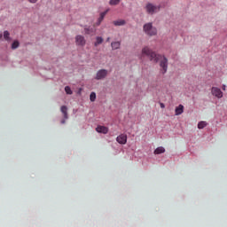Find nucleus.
I'll list each match as a JSON object with an SVG mask.
<instances>
[{"label":"nucleus","instance_id":"obj_17","mask_svg":"<svg viewBox=\"0 0 227 227\" xmlns=\"http://www.w3.org/2000/svg\"><path fill=\"white\" fill-rule=\"evenodd\" d=\"M120 3H121V0H110L109 5L115 6V5L120 4Z\"/></svg>","mask_w":227,"mask_h":227},{"label":"nucleus","instance_id":"obj_22","mask_svg":"<svg viewBox=\"0 0 227 227\" xmlns=\"http://www.w3.org/2000/svg\"><path fill=\"white\" fill-rule=\"evenodd\" d=\"M18 47H19V42L18 41L13 42L12 44V49L15 50Z\"/></svg>","mask_w":227,"mask_h":227},{"label":"nucleus","instance_id":"obj_26","mask_svg":"<svg viewBox=\"0 0 227 227\" xmlns=\"http://www.w3.org/2000/svg\"><path fill=\"white\" fill-rule=\"evenodd\" d=\"M65 123H66L65 120L61 121V124H65Z\"/></svg>","mask_w":227,"mask_h":227},{"label":"nucleus","instance_id":"obj_25","mask_svg":"<svg viewBox=\"0 0 227 227\" xmlns=\"http://www.w3.org/2000/svg\"><path fill=\"white\" fill-rule=\"evenodd\" d=\"M222 90H226V86L225 85L222 86Z\"/></svg>","mask_w":227,"mask_h":227},{"label":"nucleus","instance_id":"obj_9","mask_svg":"<svg viewBox=\"0 0 227 227\" xmlns=\"http://www.w3.org/2000/svg\"><path fill=\"white\" fill-rule=\"evenodd\" d=\"M96 131L98 133H102L104 135H106L108 133V128L107 127H105V126H98L96 128Z\"/></svg>","mask_w":227,"mask_h":227},{"label":"nucleus","instance_id":"obj_2","mask_svg":"<svg viewBox=\"0 0 227 227\" xmlns=\"http://www.w3.org/2000/svg\"><path fill=\"white\" fill-rule=\"evenodd\" d=\"M143 31L149 36H155L157 35V28L153 27L151 22L143 26Z\"/></svg>","mask_w":227,"mask_h":227},{"label":"nucleus","instance_id":"obj_15","mask_svg":"<svg viewBox=\"0 0 227 227\" xmlns=\"http://www.w3.org/2000/svg\"><path fill=\"white\" fill-rule=\"evenodd\" d=\"M207 122H206L205 121H200L199 124H198V128H199L200 129H204V128L207 127Z\"/></svg>","mask_w":227,"mask_h":227},{"label":"nucleus","instance_id":"obj_10","mask_svg":"<svg viewBox=\"0 0 227 227\" xmlns=\"http://www.w3.org/2000/svg\"><path fill=\"white\" fill-rule=\"evenodd\" d=\"M176 116H179L182 114H184V106L179 105L175 109Z\"/></svg>","mask_w":227,"mask_h":227},{"label":"nucleus","instance_id":"obj_18","mask_svg":"<svg viewBox=\"0 0 227 227\" xmlns=\"http://www.w3.org/2000/svg\"><path fill=\"white\" fill-rule=\"evenodd\" d=\"M84 33H85V35H93L94 30H93V28H84Z\"/></svg>","mask_w":227,"mask_h":227},{"label":"nucleus","instance_id":"obj_21","mask_svg":"<svg viewBox=\"0 0 227 227\" xmlns=\"http://www.w3.org/2000/svg\"><path fill=\"white\" fill-rule=\"evenodd\" d=\"M65 90H66L67 95H73V91H72V90L70 89L69 86H66Z\"/></svg>","mask_w":227,"mask_h":227},{"label":"nucleus","instance_id":"obj_23","mask_svg":"<svg viewBox=\"0 0 227 227\" xmlns=\"http://www.w3.org/2000/svg\"><path fill=\"white\" fill-rule=\"evenodd\" d=\"M28 3H31V4H35L36 2H38V0H27Z\"/></svg>","mask_w":227,"mask_h":227},{"label":"nucleus","instance_id":"obj_7","mask_svg":"<svg viewBox=\"0 0 227 227\" xmlns=\"http://www.w3.org/2000/svg\"><path fill=\"white\" fill-rule=\"evenodd\" d=\"M109 12V9L108 10H106L105 12H101L99 14V18H98V21L96 22V26L97 27H99L100 24L103 22V20H105V17L107 15Z\"/></svg>","mask_w":227,"mask_h":227},{"label":"nucleus","instance_id":"obj_6","mask_svg":"<svg viewBox=\"0 0 227 227\" xmlns=\"http://www.w3.org/2000/svg\"><path fill=\"white\" fill-rule=\"evenodd\" d=\"M211 93L214 95V97L217 98H223V91L217 87H212L211 89Z\"/></svg>","mask_w":227,"mask_h":227},{"label":"nucleus","instance_id":"obj_3","mask_svg":"<svg viewBox=\"0 0 227 227\" xmlns=\"http://www.w3.org/2000/svg\"><path fill=\"white\" fill-rule=\"evenodd\" d=\"M160 10V5H154L153 4H147V5H145V11L147 12V13L153 15L154 13L159 12Z\"/></svg>","mask_w":227,"mask_h":227},{"label":"nucleus","instance_id":"obj_14","mask_svg":"<svg viewBox=\"0 0 227 227\" xmlns=\"http://www.w3.org/2000/svg\"><path fill=\"white\" fill-rule=\"evenodd\" d=\"M164 153H165V148H163L162 146H160L154 150V154H162Z\"/></svg>","mask_w":227,"mask_h":227},{"label":"nucleus","instance_id":"obj_1","mask_svg":"<svg viewBox=\"0 0 227 227\" xmlns=\"http://www.w3.org/2000/svg\"><path fill=\"white\" fill-rule=\"evenodd\" d=\"M145 57H147L149 60H151L153 63H158L159 60L161 59L160 62L161 74H165L168 72V60L166 57H162L160 54H156V52L153 51L147 46L142 49V54L140 55V59H144Z\"/></svg>","mask_w":227,"mask_h":227},{"label":"nucleus","instance_id":"obj_28","mask_svg":"<svg viewBox=\"0 0 227 227\" xmlns=\"http://www.w3.org/2000/svg\"><path fill=\"white\" fill-rule=\"evenodd\" d=\"M109 40H110V38L108 37V38H106V42H109Z\"/></svg>","mask_w":227,"mask_h":227},{"label":"nucleus","instance_id":"obj_16","mask_svg":"<svg viewBox=\"0 0 227 227\" xmlns=\"http://www.w3.org/2000/svg\"><path fill=\"white\" fill-rule=\"evenodd\" d=\"M96 43H94V46H98L99 44H102V43H103V38L102 37H99V36H98L97 38H96Z\"/></svg>","mask_w":227,"mask_h":227},{"label":"nucleus","instance_id":"obj_27","mask_svg":"<svg viewBox=\"0 0 227 227\" xmlns=\"http://www.w3.org/2000/svg\"><path fill=\"white\" fill-rule=\"evenodd\" d=\"M3 38V34L0 33V40Z\"/></svg>","mask_w":227,"mask_h":227},{"label":"nucleus","instance_id":"obj_12","mask_svg":"<svg viewBox=\"0 0 227 227\" xmlns=\"http://www.w3.org/2000/svg\"><path fill=\"white\" fill-rule=\"evenodd\" d=\"M67 108L66 106H62L60 108V112L63 113L64 119L67 120L68 119V114H67Z\"/></svg>","mask_w":227,"mask_h":227},{"label":"nucleus","instance_id":"obj_5","mask_svg":"<svg viewBox=\"0 0 227 227\" xmlns=\"http://www.w3.org/2000/svg\"><path fill=\"white\" fill-rule=\"evenodd\" d=\"M75 43L80 47H84L86 41L83 35H76L75 36Z\"/></svg>","mask_w":227,"mask_h":227},{"label":"nucleus","instance_id":"obj_13","mask_svg":"<svg viewBox=\"0 0 227 227\" xmlns=\"http://www.w3.org/2000/svg\"><path fill=\"white\" fill-rule=\"evenodd\" d=\"M111 46L113 50H118L121 47V42H113Z\"/></svg>","mask_w":227,"mask_h":227},{"label":"nucleus","instance_id":"obj_4","mask_svg":"<svg viewBox=\"0 0 227 227\" xmlns=\"http://www.w3.org/2000/svg\"><path fill=\"white\" fill-rule=\"evenodd\" d=\"M107 74H108V71L106 69H100L97 73L96 80H103L106 77H107Z\"/></svg>","mask_w":227,"mask_h":227},{"label":"nucleus","instance_id":"obj_19","mask_svg":"<svg viewBox=\"0 0 227 227\" xmlns=\"http://www.w3.org/2000/svg\"><path fill=\"white\" fill-rule=\"evenodd\" d=\"M4 39L6 41L10 40V33L8 31H4Z\"/></svg>","mask_w":227,"mask_h":227},{"label":"nucleus","instance_id":"obj_11","mask_svg":"<svg viewBox=\"0 0 227 227\" xmlns=\"http://www.w3.org/2000/svg\"><path fill=\"white\" fill-rule=\"evenodd\" d=\"M113 24H114L115 27H123L126 25V20H119L113 21Z\"/></svg>","mask_w":227,"mask_h":227},{"label":"nucleus","instance_id":"obj_24","mask_svg":"<svg viewBox=\"0 0 227 227\" xmlns=\"http://www.w3.org/2000/svg\"><path fill=\"white\" fill-rule=\"evenodd\" d=\"M160 106L161 109H164V108H165V104L160 103Z\"/></svg>","mask_w":227,"mask_h":227},{"label":"nucleus","instance_id":"obj_20","mask_svg":"<svg viewBox=\"0 0 227 227\" xmlns=\"http://www.w3.org/2000/svg\"><path fill=\"white\" fill-rule=\"evenodd\" d=\"M90 99L91 102L96 101V92H91L90 96Z\"/></svg>","mask_w":227,"mask_h":227},{"label":"nucleus","instance_id":"obj_8","mask_svg":"<svg viewBox=\"0 0 227 227\" xmlns=\"http://www.w3.org/2000/svg\"><path fill=\"white\" fill-rule=\"evenodd\" d=\"M117 142L121 145H126L127 144V135L126 134H121L117 137Z\"/></svg>","mask_w":227,"mask_h":227}]
</instances>
